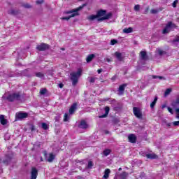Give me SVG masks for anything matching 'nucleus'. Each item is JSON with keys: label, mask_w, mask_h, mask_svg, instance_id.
<instances>
[{"label": "nucleus", "mask_w": 179, "mask_h": 179, "mask_svg": "<svg viewBox=\"0 0 179 179\" xmlns=\"http://www.w3.org/2000/svg\"><path fill=\"white\" fill-rule=\"evenodd\" d=\"M127 86H128V84L127 83L120 85L118 89L120 96L124 94V90H125V87H127Z\"/></svg>", "instance_id": "9b49d317"}, {"label": "nucleus", "mask_w": 179, "mask_h": 179, "mask_svg": "<svg viewBox=\"0 0 179 179\" xmlns=\"http://www.w3.org/2000/svg\"><path fill=\"white\" fill-rule=\"evenodd\" d=\"M58 86H59V87L60 89H62V87H64V84H63V83H59V84L58 85Z\"/></svg>", "instance_id": "09e8293b"}, {"label": "nucleus", "mask_w": 179, "mask_h": 179, "mask_svg": "<svg viewBox=\"0 0 179 179\" xmlns=\"http://www.w3.org/2000/svg\"><path fill=\"white\" fill-rule=\"evenodd\" d=\"M92 167H93V162L90 161V162H88L87 168L92 169Z\"/></svg>", "instance_id": "e433bc0d"}, {"label": "nucleus", "mask_w": 179, "mask_h": 179, "mask_svg": "<svg viewBox=\"0 0 179 179\" xmlns=\"http://www.w3.org/2000/svg\"><path fill=\"white\" fill-rule=\"evenodd\" d=\"M140 8H141V6H139L138 4L134 6V10H136V11L139 10Z\"/></svg>", "instance_id": "a19ab883"}, {"label": "nucleus", "mask_w": 179, "mask_h": 179, "mask_svg": "<svg viewBox=\"0 0 179 179\" xmlns=\"http://www.w3.org/2000/svg\"><path fill=\"white\" fill-rule=\"evenodd\" d=\"M176 27V24L171 22H169L165 28L162 31V34H167L171 31V29Z\"/></svg>", "instance_id": "39448f33"}, {"label": "nucleus", "mask_w": 179, "mask_h": 179, "mask_svg": "<svg viewBox=\"0 0 179 179\" xmlns=\"http://www.w3.org/2000/svg\"><path fill=\"white\" fill-rule=\"evenodd\" d=\"M41 146V145L40 144V143H38V144H34V148L35 149H37V148H40Z\"/></svg>", "instance_id": "c03bdc74"}, {"label": "nucleus", "mask_w": 179, "mask_h": 179, "mask_svg": "<svg viewBox=\"0 0 179 179\" xmlns=\"http://www.w3.org/2000/svg\"><path fill=\"white\" fill-rule=\"evenodd\" d=\"M37 176H38V171L33 167L31 171V179H37Z\"/></svg>", "instance_id": "9d476101"}, {"label": "nucleus", "mask_w": 179, "mask_h": 179, "mask_svg": "<svg viewBox=\"0 0 179 179\" xmlns=\"http://www.w3.org/2000/svg\"><path fill=\"white\" fill-rule=\"evenodd\" d=\"M87 3H84L82 6H80L79 7H78L76 9H73V10H70L68 11H66L65 13L66 15H70L68 17H62V20H69V19H71V17H75V16H79V11L82 10V9L83 8H85V6H87Z\"/></svg>", "instance_id": "f03ea898"}, {"label": "nucleus", "mask_w": 179, "mask_h": 179, "mask_svg": "<svg viewBox=\"0 0 179 179\" xmlns=\"http://www.w3.org/2000/svg\"><path fill=\"white\" fill-rule=\"evenodd\" d=\"M96 79H97V78H96V77H88L87 78V80H88V82H90V83H94V82H96Z\"/></svg>", "instance_id": "c85d7f7f"}, {"label": "nucleus", "mask_w": 179, "mask_h": 179, "mask_svg": "<svg viewBox=\"0 0 179 179\" xmlns=\"http://www.w3.org/2000/svg\"><path fill=\"white\" fill-rule=\"evenodd\" d=\"M9 162H10V159L4 160L3 163H4V164H9Z\"/></svg>", "instance_id": "de8ad7c7"}, {"label": "nucleus", "mask_w": 179, "mask_h": 179, "mask_svg": "<svg viewBox=\"0 0 179 179\" xmlns=\"http://www.w3.org/2000/svg\"><path fill=\"white\" fill-rule=\"evenodd\" d=\"M133 113L135 117H136V118H138L139 120H142L143 115H142V110H141V108L138 107H134Z\"/></svg>", "instance_id": "423d86ee"}, {"label": "nucleus", "mask_w": 179, "mask_h": 179, "mask_svg": "<svg viewBox=\"0 0 179 179\" xmlns=\"http://www.w3.org/2000/svg\"><path fill=\"white\" fill-rule=\"evenodd\" d=\"M109 113H110V107L108 106L105 107V114L100 115L99 118H106L107 115H108Z\"/></svg>", "instance_id": "ddd939ff"}, {"label": "nucleus", "mask_w": 179, "mask_h": 179, "mask_svg": "<svg viewBox=\"0 0 179 179\" xmlns=\"http://www.w3.org/2000/svg\"><path fill=\"white\" fill-rule=\"evenodd\" d=\"M27 71H29V70L26 69V70L24 71V72H27Z\"/></svg>", "instance_id": "13d9d810"}, {"label": "nucleus", "mask_w": 179, "mask_h": 179, "mask_svg": "<svg viewBox=\"0 0 179 179\" xmlns=\"http://www.w3.org/2000/svg\"><path fill=\"white\" fill-rule=\"evenodd\" d=\"M167 108H168V111H169V113L171 114H174V111L173 110V109L171 108L168 107Z\"/></svg>", "instance_id": "49530a36"}, {"label": "nucleus", "mask_w": 179, "mask_h": 179, "mask_svg": "<svg viewBox=\"0 0 179 179\" xmlns=\"http://www.w3.org/2000/svg\"><path fill=\"white\" fill-rule=\"evenodd\" d=\"M171 106L172 107H177L179 106V96H178L176 99L172 102Z\"/></svg>", "instance_id": "412c9836"}, {"label": "nucleus", "mask_w": 179, "mask_h": 179, "mask_svg": "<svg viewBox=\"0 0 179 179\" xmlns=\"http://www.w3.org/2000/svg\"><path fill=\"white\" fill-rule=\"evenodd\" d=\"M118 170H119V171H121V170H122V169L120 168Z\"/></svg>", "instance_id": "4d7b16f0"}, {"label": "nucleus", "mask_w": 179, "mask_h": 179, "mask_svg": "<svg viewBox=\"0 0 179 179\" xmlns=\"http://www.w3.org/2000/svg\"><path fill=\"white\" fill-rule=\"evenodd\" d=\"M55 159V155H54V154H52V153H50L48 158L46 159V160L49 163H52V162L54 161Z\"/></svg>", "instance_id": "f3484780"}, {"label": "nucleus", "mask_w": 179, "mask_h": 179, "mask_svg": "<svg viewBox=\"0 0 179 179\" xmlns=\"http://www.w3.org/2000/svg\"><path fill=\"white\" fill-rule=\"evenodd\" d=\"M118 43V41L116 39H112L110 41V45H115V44H117Z\"/></svg>", "instance_id": "c9c22d12"}, {"label": "nucleus", "mask_w": 179, "mask_h": 179, "mask_svg": "<svg viewBox=\"0 0 179 179\" xmlns=\"http://www.w3.org/2000/svg\"><path fill=\"white\" fill-rule=\"evenodd\" d=\"M142 174H143V176H145V173H143Z\"/></svg>", "instance_id": "680f3d73"}, {"label": "nucleus", "mask_w": 179, "mask_h": 179, "mask_svg": "<svg viewBox=\"0 0 179 179\" xmlns=\"http://www.w3.org/2000/svg\"><path fill=\"white\" fill-rule=\"evenodd\" d=\"M41 127L42 129H44L45 131H47V129H48V124H47V123H42Z\"/></svg>", "instance_id": "473e14b6"}, {"label": "nucleus", "mask_w": 179, "mask_h": 179, "mask_svg": "<svg viewBox=\"0 0 179 179\" xmlns=\"http://www.w3.org/2000/svg\"><path fill=\"white\" fill-rule=\"evenodd\" d=\"M105 61H106V62H111V59H110V58H108V57H106L105 59Z\"/></svg>", "instance_id": "8fccbe9b"}, {"label": "nucleus", "mask_w": 179, "mask_h": 179, "mask_svg": "<svg viewBox=\"0 0 179 179\" xmlns=\"http://www.w3.org/2000/svg\"><path fill=\"white\" fill-rule=\"evenodd\" d=\"M115 55L117 59H118V61H122V54H121L118 52H116L115 53Z\"/></svg>", "instance_id": "b1692460"}, {"label": "nucleus", "mask_w": 179, "mask_h": 179, "mask_svg": "<svg viewBox=\"0 0 179 179\" xmlns=\"http://www.w3.org/2000/svg\"><path fill=\"white\" fill-rule=\"evenodd\" d=\"M110 173H111V171H110L109 169H106L104 171V175H103V178H108L109 176H110Z\"/></svg>", "instance_id": "5701e85b"}, {"label": "nucleus", "mask_w": 179, "mask_h": 179, "mask_svg": "<svg viewBox=\"0 0 179 179\" xmlns=\"http://www.w3.org/2000/svg\"><path fill=\"white\" fill-rule=\"evenodd\" d=\"M45 93H47V89H43V90H41L40 91V94H41L44 95V94H45Z\"/></svg>", "instance_id": "ea45409f"}, {"label": "nucleus", "mask_w": 179, "mask_h": 179, "mask_svg": "<svg viewBox=\"0 0 179 179\" xmlns=\"http://www.w3.org/2000/svg\"><path fill=\"white\" fill-rule=\"evenodd\" d=\"M114 179H117V176H115L114 177Z\"/></svg>", "instance_id": "bf43d9fd"}, {"label": "nucleus", "mask_w": 179, "mask_h": 179, "mask_svg": "<svg viewBox=\"0 0 179 179\" xmlns=\"http://www.w3.org/2000/svg\"><path fill=\"white\" fill-rule=\"evenodd\" d=\"M26 76H30V75H26Z\"/></svg>", "instance_id": "052dcab7"}, {"label": "nucleus", "mask_w": 179, "mask_h": 179, "mask_svg": "<svg viewBox=\"0 0 179 179\" xmlns=\"http://www.w3.org/2000/svg\"><path fill=\"white\" fill-rule=\"evenodd\" d=\"M93 58H94V54H91V55H88L87 57V59H86L87 62H90L91 61H92Z\"/></svg>", "instance_id": "bb28decb"}, {"label": "nucleus", "mask_w": 179, "mask_h": 179, "mask_svg": "<svg viewBox=\"0 0 179 179\" xmlns=\"http://www.w3.org/2000/svg\"><path fill=\"white\" fill-rule=\"evenodd\" d=\"M3 99L10 102L15 101V100L19 101L22 99V92L9 94L8 96L4 95L3 96Z\"/></svg>", "instance_id": "7ed1b4c3"}, {"label": "nucleus", "mask_w": 179, "mask_h": 179, "mask_svg": "<svg viewBox=\"0 0 179 179\" xmlns=\"http://www.w3.org/2000/svg\"><path fill=\"white\" fill-rule=\"evenodd\" d=\"M107 13V10H99L96 15H90L88 17V20H95L96 19L97 22H103V20H108V19H111L113 16V13Z\"/></svg>", "instance_id": "f257e3e1"}, {"label": "nucleus", "mask_w": 179, "mask_h": 179, "mask_svg": "<svg viewBox=\"0 0 179 179\" xmlns=\"http://www.w3.org/2000/svg\"><path fill=\"white\" fill-rule=\"evenodd\" d=\"M110 153H111V150H110V149H106L103 152V155H105L106 157L108 156V155H110Z\"/></svg>", "instance_id": "2f4dec72"}, {"label": "nucleus", "mask_w": 179, "mask_h": 179, "mask_svg": "<svg viewBox=\"0 0 179 179\" xmlns=\"http://www.w3.org/2000/svg\"><path fill=\"white\" fill-rule=\"evenodd\" d=\"M60 119H61V115H57L55 117V121H59Z\"/></svg>", "instance_id": "a18cd8bd"}, {"label": "nucleus", "mask_w": 179, "mask_h": 179, "mask_svg": "<svg viewBox=\"0 0 179 179\" xmlns=\"http://www.w3.org/2000/svg\"><path fill=\"white\" fill-rule=\"evenodd\" d=\"M157 52H158L159 55H160V56L166 54V52L163 51L161 49H157Z\"/></svg>", "instance_id": "72a5a7b5"}, {"label": "nucleus", "mask_w": 179, "mask_h": 179, "mask_svg": "<svg viewBox=\"0 0 179 179\" xmlns=\"http://www.w3.org/2000/svg\"><path fill=\"white\" fill-rule=\"evenodd\" d=\"M159 11L156 9H152L151 10L150 13H152L153 15H156Z\"/></svg>", "instance_id": "37998d69"}, {"label": "nucleus", "mask_w": 179, "mask_h": 179, "mask_svg": "<svg viewBox=\"0 0 179 179\" xmlns=\"http://www.w3.org/2000/svg\"><path fill=\"white\" fill-rule=\"evenodd\" d=\"M62 51H65V49L64 48H61Z\"/></svg>", "instance_id": "6e6d98bb"}, {"label": "nucleus", "mask_w": 179, "mask_h": 179, "mask_svg": "<svg viewBox=\"0 0 179 179\" xmlns=\"http://www.w3.org/2000/svg\"><path fill=\"white\" fill-rule=\"evenodd\" d=\"M78 128H81L82 129H86L87 128V123L85 120H82L78 125Z\"/></svg>", "instance_id": "4468645a"}, {"label": "nucleus", "mask_w": 179, "mask_h": 179, "mask_svg": "<svg viewBox=\"0 0 179 179\" xmlns=\"http://www.w3.org/2000/svg\"><path fill=\"white\" fill-rule=\"evenodd\" d=\"M35 75L37 78H41V79H44V74L41 72L36 73Z\"/></svg>", "instance_id": "c756f323"}, {"label": "nucleus", "mask_w": 179, "mask_h": 179, "mask_svg": "<svg viewBox=\"0 0 179 179\" xmlns=\"http://www.w3.org/2000/svg\"><path fill=\"white\" fill-rule=\"evenodd\" d=\"M19 13H20L19 10L11 9L8 10V14L13 15V16H16V15H19Z\"/></svg>", "instance_id": "dca6fc26"}, {"label": "nucleus", "mask_w": 179, "mask_h": 179, "mask_svg": "<svg viewBox=\"0 0 179 179\" xmlns=\"http://www.w3.org/2000/svg\"><path fill=\"white\" fill-rule=\"evenodd\" d=\"M24 8H26L27 9H30L31 8V6L29 3L23 4Z\"/></svg>", "instance_id": "58836bf2"}, {"label": "nucleus", "mask_w": 179, "mask_h": 179, "mask_svg": "<svg viewBox=\"0 0 179 179\" xmlns=\"http://www.w3.org/2000/svg\"><path fill=\"white\" fill-rule=\"evenodd\" d=\"M69 119H70L69 114L65 113L64 116V122H68V121H69Z\"/></svg>", "instance_id": "7c9ffc66"}, {"label": "nucleus", "mask_w": 179, "mask_h": 179, "mask_svg": "<svg viewBox=\"0 0 179 179\" xmlns=\"http://www.w3.org/2000/svg\"><path fill=\"white\" fill-rule=\"evenodd\" d=\"M129 142L131 143H136V136L135 134H129L128 136Z\"/></svg>", "instance_id": "f8f14e48"}, {"label": "nucleus", "mask_w": 179, "mask_h": 179, "mask_svg": "<svg viewBox=\"0 0 179 179\" xmlns=\"http://www.w3.org/2000/svg\"><path fill=\"white\" fill-rule=\"evenodd\" d=\"M140 55H141V59H143V61L148 59V54L146 53L145 51H141L140 52Z\"/></svg>", "instance_id": "a211bd4d"}, {"label": "nucleus", "mask_w": 179, "mask_h": 179, "mask_svg": "<svg viewBox=\"0 0 179 179\" xmlns=\"http://www.w3.org/2000/svg\"><path fill=\"white\" fill-rule=\"evenodd\" d=\"M179 36H176L173 40L171 41V43L173 45H178Z\"/></svg>", "instance_id": "6ab92c4d"}, {"label": "nucleus", "mask_w": 179, "mask_h": 179, "mask_svg": "<svg viewBox=\"0 0 179 179\" xmlns=\"http://www.w3.org/2000/svg\"><path fill=\"white\" fill-rule=\"evenodd\" d=\"M166 125H167V127H171V123H167Z\"/></svg>", "instance_id": "864d4df0"}, {"label": "nucleus", "mask_w": 179, "mask_h": 179, "mask_svg": "<svg viewBox=\"0 0 179 179\" xmlns=\"http://www.w3.org/2000/svg\"><path fill=\"white\" fill-rule=\"evenodd\" d=\"M166 107H167V106H166V104H164L162 105V108H166Z\"/></svg>", "instance_id": "603ef678"}, {"label": "nucleus", "mask_w": 179, "mask_h": 179, "mask_svg": "<svg viewBox=\"0 0 179 179\" xmlns=\"http://www.w3.org/2000/svg\"><path fill=\"white\" fill-rule=\"evenodd\" d=\"M0 122L1 125H6L8 124V120L5 119V115H0Z\"/></svg>", "instance_id": "2eb2a0df"}, {"label": "nucleus", "mask_w": 179, "mask_h": 179, "mask_svg": "<svg viewBox=\"0 0 179 179\" xmlns=\"http://www.w3.org/2000/svg\"><path fill=\"white\" fill-rule=\"evenodd\" d=\"M177 3H178V0H175L173 3H172V6L173 8H177Z\"/></svg>", "instance_id": "4c0bfd02"}, {"label": "nucleus", "mask_w": 179, "mask_h": 179, "mask_svg": "<svg viewBox=\"0 0 179 179\" xmlns=\"http://www.w3.org/2000/svg\"><path fill=\"white\" fill-rule=\"evenodd\" d=\"M37 5H41V3H44V0H38L36 1Z\"/></svg>", "instance_id": "79ce46f5"}, {"label": "nucleus", "mask_w": 179, "mask_h": 179, "mask_svg": "<svg viewBox=\"0 0 179 179\" xmlns=\"http://www.w3.org/2000/svg\"><path fill=\"white\" fill-rule=\"evenodd\" d=\"M134 31V28L129 27V28H124L123 29V33H125L126 34H129V33H132Z\"/></svg>", "instance_id": "4be33fe9"}, {"label": "nucleus", "mask_w": 179, "mask_h": 179, "mask_svg": "<svg viewBox=\"0 0 179 179\" xmlns=\"http://www.w3.org/2000/svg\"><path fill=\"white\" fill-rule=\"evenodd\" d=\"M101 72H103V69H98L97 73H98L99 74L101 73Z\"/></svg>", "instance_id": "3c124183"}, {"label": "nucleus", "mask_w": 179, "mask_h": 179, "mask_svg": "<svg viewBox=\"0 0 179 179\" xmlns=\"http://www.w3.org/2000/svg\"><path fill=\"white\" fill-rule=\"evenodd\" d=\"M78 1H82V0H78Z\"/></svg>", "instance_id": "e2e57ef3"}, {"label": "nucleus", "mask_w": 179, "mask_h": 179, "mask_svg": "<svg viewBox=\"0 0 179 179\" xmlns=\"http://www.w3.org/2000/svg\"><path fill=\"white\" fill-rule=\"evenodd\" d=\"M127 177L128 173L127 172H123L119 176L120 179H127Z\"/></svg>", "instance_id": "393cba45"}, {"label": "nucleus", "mask_w": 179, "mask_h": 179, "mask_svg": "<svg viewBox=\"0 0 179 179\" xmlns=\"http://www.w3.org/2000/svg\"><path fill=\"white\" fill-rule=\"evenodd\" d=\"M70 75L73 86H76L79 78L82 75V69H79L76 72L71 73Z\"/></svg>", "instance_id": "20e7f679"}, {"label": "nucleus", "mask_w": 179, "mask_h": 179, "mask_svg": "<svg viewBox=\"0 0 179 179\" xmlns=\"http://www.w3.org/2000/svg\"><path fill=\"white\" fill-rule=\"evenodd\" d=\"M152 79H159L160 80H166V78L162 76H152Z\"/></svg>", "instance_id": "cd10ccee"}, {"label": "nucleus", "mask_w": 179, "mask_h": 179, "mask_svg": "<svg viewBox=\"0 0 179 179\" xmlns=\"http://www.w3.org/2000/svg\"><path fill=\"white\" fill-rule=\"evenodd\" d=\"M78 108V103H74L71 105V108H69V114L70 115H72V114H74L75 112L76 111Z\"/></svg>", "instance_id": "1a4fd4ad"}, {"label": "nucleus", "mask_w": 179, "mask_h": 179, "mask_svg": "<svg viewBox=\"0 0 179 179\" xmlns=\"http://www.w3.org/2000/svg\"><path fill=\"white\" fill-rule=\"evenodd\" d=\"M170 93H171V89L168 88L166 90L164 94H165V96H169V94H170Z\"/></svg>", "instance_id": "f704fd0d"}, {"label": "nucleus", "mask_w": 179, "mask_h": 179, "mask_svg": "<svg viewBox=\"0 0 179 179\" xmlns=\"http://www.w3.org/2000/svg\"><path fill=\"white\" fill-rule=\"evenodd\" d=\"M34 129H36L35 127H34V126H32V127H31V131H34Z\"/></svg>", "instance_id": "5fc2aeb1"}, {"label": "nucleus", "mask_w": 179, "mask_h": 179, "mask_svg": "<svg viewBox=\"0 0 179 179\" xmlns=\"http://www.w3.org/2000/svg\"><path fill=\"white\" fill-rule=\"evenodd\" d=\"M29 114L27 113L20 112L16 113L15 118L17 120H23V118H27Z\"/></svg>", "instance_id": "6e6552de"}, {"label": "nucleus", "mask_w": 179, "mask_h": 179, "mask_svg": "<svg viewBox=\"0 0 179 179\" xmlns=\"http://www.w3.org/2000/svg\"><path fill=\"white\" fill-rule=\"evenodd\" d=\"M36 48L38 51H45L50 48V45L47 43H41V45H38Z\"/></svg>", "instance_id": "0eeeda50"}, {"label": "nucleus", "mask_w": 179, "mask_h": 179, "mask_svg": "<svg viewBox=\"0 0 179 179\" xmlns=\"http://www.w3.org/2000/svg\"><path fill=\"white\" fill-rule=\"evenodd\" d=\"M157 96H155L154 101L150 103V108H154L155 106H156V103H157Z\"/></svg>", "instance_id": "a878e982"}, {"label": "nucleus", "mask_w": 179, "mask_h": 179, "mask_svg": "<svg viewBox=\"0 0 179 179\" xmlns=\"http://www.w3.org/2000/svg\"><path fill=\"white\" fill-rule=\"evenodd\" d=\"M145 157H147V159H156L157 157V155L154 153H148L145 154Z\"/></svg>", "instance_id": "aec40b11"}]
</instances>
